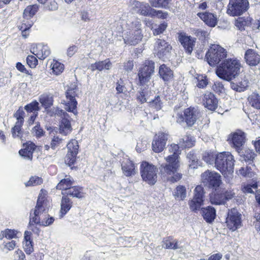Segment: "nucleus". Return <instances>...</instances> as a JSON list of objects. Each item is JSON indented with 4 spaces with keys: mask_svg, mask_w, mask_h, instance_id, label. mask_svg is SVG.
<instances>
[{
    "mask_svg": "<svg viewBox=\"0 0 260 260\" xmlns=\"http://www.w3.org/2000/svg\"><path fill=\"white\" fill-rule=\"evenodd\" d=\"M168 151L171 154L165 157L166 163L160 165L159 169L161 176L167 177L172 183L179 180V145L171 144L168 146Z\"/></svg>",
    "mask_w": 260,
    "mask_h": 260,
    "instance_id": "obj_1",
    "label": "nucleus"
},
{
    "mask_svg": "<svg viewBox=\"0 0 260 260\" xmlns=\"http://www.w3.org/2000/svg\"><path fill=\"white\" fill-rule=\"evenodd\" d=\"M241 64L236 58L223 60L216 68V74L220 78L231 81L240 73Z\"/></svg>",
    "mask_w": 260,
    "mask_h": 260,
    "instance_id": "obj_2",
    "label": "nucleus"
},
{
    "mask_svg": "<svg viewBox=\"0 0 260 260\" xmlns=\"http://www.w3.org/2000/svg\"><path fill=\"white\" fill-rule=\"evenodd\" d=\"M50 204L48 200L47 192L42 189L38 197L36 205L34 210L33 214L30 213L29 224L35 225L40 223V216L44 214H47L49 209Z\"/></svg>",
    "mask_w": 260,
    "mask_h": 260,
    "instance_id": "obj_3",
    "label": "nucleus"
},
{
    "mask_svg": "<svg viewBox=\"0 0 260 260\" xmlns=\"http://www.w3.org/2000/svg\"><path fill=\"white\" fill-rule=\"evenodd\" d=\"M215 166L224 177L230 180L232 178L234 173V156L229 152L217 154L215 160Z\"/></svg>",
    "mask_w": 260,
    "mask_h": 260,
    "instance_id": "obj_4",
    "label": "nucleus"
},
{
    "mask_svg": "<svg viewBox=\"0 0 260 260\" xmlns=\"http://www.w3.org/2000/svg\"><path fill=\"white\" fill-rule=\"evenodd\" d=\"M155 63L153 60H145L141 64L138 71V85L144 86L148 83L154 73Z\"/></svg>",
    "mask_w": 260,
    "mask_h": 260,
    "instance_id": "obj_5",
    "label": "nucleus"
},
{
    "mask_svg": "<svg viewBox=\"0 0 260 260\" xmlns=\"http://www.w3.org/2000/svg\"><path fill=\"white\" fill-rule=\"evenodd\" d=\"M140 174L142 180L150 185H154L157 180L158 169L156 166L146 161L140 165Z\"/></svg>",
    "mask_w": 260,
    "mask_h": 260,
    "instance_id": "obj_6",
    "label": "nucleus"
},
{
    "mask_svg": "<svg viewBox=\"0 0 260 260\" xmlns=\"http://www.w3.org/2000/svg\"><path fill=\"white\" fill-rule=\"evenodd\" d=\"M228 55L226 50L218 45H213L206 53V58L209 64L215 66L220 61L224 60Z\"/></svg>",
    "mask_w": 260,
    "mask_h": 260,
    "instance_id": "obj_7",
    "label": "nucleus"
},
{
    "mask_svg": "<svg viewBox=\"0 0 260 260\" xmlns=\"http://www.w3.org/2000/svg\"><path fill=\"white\" fill-rule=\"evenodd\" d=\"M132 28L126 33L124 42L131 45H136L142 40L143 37L141 23L139 21H136L132 22Z\"/></svg>",
    "mask_w": 260,
    "mask_h": 260,
    "instance_id": "obj_8",
    "label": "nucleus"
},
{
    "mask_svg": "<svg viewBox=\"0 0 260 260\" xmlns=\"http://www.w3.org/2000/svg\"><path fill=\"white\" fill-rule=\"evenodd\" d=\"M248 8L247 0H229L226 13L231 16H238L246 12Z\"/></svg>",
    "mask_w": 260,
    "mask_h": 260,
    "instance_id": "obj_9",
    "label": "nucleus"
},
{
    "mask_svg": "<svg viewBox=\"0 0 260 260\" xmlns=\"http://www.w3.org/2000/svg\"><path fill=\"white\" fill-rule=\"evenodd\" d=\"M68 152L65 157V162L72 170L76 162L77 155L78 153L79 145L75 139H71L67 145Z\"/></svg>",
    "mask_w": 260,
    "mask_h": 260,
    "instance_id": "obj_10",
    "label": "nucleus"
},
{
    "mask_svg": "<svg viewBox=\"0 0 260 260\" xmlns=\"http://www.w3.org/2000/svg\"><path fill=\"white\" fill-rule=\"evenodd\" d=\"M202 182L209 187L218 188L221 183V176L215 171L207 170L201 175Z\"/></svg>",
    "mask_w": 260,
    "mask_h": 260,
    "instance_id": "obj_11",
    "label": "nucleus"
},
{
    "mask_svg": "<svg viewBox=\"0 0 260 260\" xmlns=\"http://www.w3.org/2000/svg\"><path fill=\"white\" fill-rule=\"evenodd\" d=\"M246 134L243 132L238 130L229 135V143L238 153H240L246 142Z\"/></svg>",
    "mask_w": 260,
    "mask_h": 260,
    "instance_id": "obj_12",
    "label": "nucleus"
},
{
    "mask_svg": "<svg viewBox=\"0 0 260 260\" xmlns=\"http://www.w3.org/2000/svg\"><path fill=\"white\" fill-rule=\"evenodd\" d=\"M228 228L235 231L241 226V214L235 208H233L229 211L226 219Z\"/></svg>",
    "mask_w": 260,
    "mask_h": 260,
    "instance_id": "obj_13",
    "label": "nucleus"
},
{
    "mask_svg": "<svg viewBox=\"0 0 260 260\" xmlns=\"http://www.w3.org/2000/svg\"><path fill=\"white\" fill-rule=\"evenodd\" d=\"M77 93L75 88H70L66 92V96L67 102L64 105L66 106V110L70 112L73 113L75 115H77V105L78 103L76 100Z\"/></svg>",
    "mask_w": 260,
    "mask_h": 260,
    "instance_id": "obj_14",
    "label": "nucleus"
},
{
    "mask_svg": "<svg viewBox=\"0 0 260 260\" xmlns=\"http://www.w3.org/2000/svg\"><path fill=\"white\" fill-rule=\"evenodd\" d=\"M168 135L164 132H158L155 135L152 142V150L155 153L162 152L165 148Z\"/></svg>",
    "mask_w": 260,
    "mask_h": 260,
    "instance_id": "obj_15",
    "label": "nucleus"
},
{
    "mask_svg": "<svg viewBox=\"0 0 260 260\" xmlns=\"http://www.w3.org/2000/svg\"><path fill=\"white\" fill-rule=\"evenodd\" d=\"M204 190L201 185H198L194 190V196L189 202L190 209L193 211L199 210L203 202Z\"/></svg>",
    "mask_w": 260,
    "mask_h": 260,
    "instance_id": "obj_16",
    "label": "nucleus"
},
{
    "mask_svg": "<svg viewBox=\"0 0 260 260\" xmlns=\"http://www.w3.org/2000/svg\"><path fill=\"white\" fill-rule=\"evenodd\" d=\"M30 51L34 55L42 60L46 59L51 53L49 46L42 43L33 45L31 48Z\"/></svg>",
    "mask_w": 260,
    "mask_h": 260,
    "instance_id": "obj_17",
    "label": "nucleus"
},
{
    "mask_svg": "<svg viewBox=\"0 0 260 260\" xmlns=\"http://www.w3.org/2000/svg\"><path fill=\"white\" fill-rule=\"evenodd\" d=\"M194 38L186 35L184 32H180V43L184 51L188 54H190L196 44Z\"/></svg>",
    "mask_w": 260,
    "mask_h": 260,
    "instance_id": "obj_18",
    "label": "nucleus"
},
{
    "mask_svg": "<svg viewBox=\"0 0 260 260\" xmlns=\"http://www.w3.org/2000/svg\"><path fill=\"white\" fill-rule=\"evenodd\" d=\"M37 147L34 142L30 141H26L23 144V148L19 151V153L21 156L31 160Z\"/></svg>",
    "mask_w": 260,
    "mask_h": 260,
    "instance_id": "obj_19",
    "label": "nucleus"
},
{
    "mask_svg": "<svg viewBox=\"0 0 260 260\" xmlns=\"http://www.w3.org/2000/svg\"><path fill=\"white\" fill-rule=\"evenodd\" d=\"M70 116L67 112H63L62 116L59 122V130L60 134L67 135L72 131Z\"/></svg>",
    "mask_w": 260,
    "mask_h": 260,
    "instance_id": "obj_20",
    "label": "nucleus"
},
{
    "mask_svg": "<svg viewBox=\"0 0 260 260\" xmlns=\"http://www.w3.org/2000/svg\"><path fill=\"white\" fill-rule=\"evenodd\" d=\"M157 44L156 55L158 57L163 59L167 58L170 54L172 46L164 40H158Z\"/></svg>",
    "mask_w": 260,
    "mask_h": 260,
    "instance_id": "obj_21",
    "label": "nucleus"
},
{
    "mask_svg": "<svg viewBox=\"0 0 260 260\" xmlns=\"http://www.w3.org/2000/svg\"><path fill=\"white\" fill-rule=\"evenodd\" d=\"M62 197L60 201V208L59 212V218H63L72 208L73 203L72 200L62 192Z\"/></svg>",
    "mask_w": 260,
    "mask_h": 260,
    "instance_id": "obj_22",
    "label": "nucleus"
},
{
    "mask_svg": "<svg viewBox=\"0 0 260 260\" xmlns=\"http://www.w3.org/2000/svg\"><path fill=\"white\" fill-rule=\"evenodd\" d=\"M184 116L187 124L191 126L194 124L199 118L200 112L197 108L189 107L184 111Z\"/></svg>",
    "mask_w": 260,
    "mask_h": 260,
    "instance_id": "obj_23",
    "label": "nucleus"
},
{
    "mask_svg": "<svg viewBox=\"0 0 260 260\" xmlns=\"http://www.w3.org/2000/svg\"><path fill=\"white\" fill-rule=\"evenodd\" d=\"M134 9L137 12L144 16H151L153 9L148 3L136 1L134 4Z\"/></svg>",
    "mask_w": 260,
    "mask_h": 260,
    "instance_id": "obj_24",
    "label": "nucleus"
},
{
    "mask_svg": "<svg viewBox=\"0 0 260 260\" xmlns=\"http://www.w3.org/2000/svg\"><path fill=\"white\" fill-rule=\"evenodd\" d=\"M197 15L206 24L210 27H215L217 23V18L216 15L210 12L198 13Z\"/></svg>",
    "mask_w": 260,
    "mask_h": 260,
    "instance_id": "obj_25",
    "label": "nucleus"
},
{
    "mask_svg": "<svg viewBox=\"0 0 260 260\" xmlns=\"http://www.w3.org/2000/svg\"><path fill=\"white\" fill-rule=\"evenodd\" d=\"M121 169L123 174L127 177L134 175L136 173L135 165L129 158L123 160L121 163Z\"/></svg>",
    "mask_w": 260,
    "mask_h": 260,
    "instance_id": "obj_26",
    "label": "nucleus"
},
{
    "mask_svg": "<svg viewBox=\"0 0 260 260\" xmlns=\"http://www.w3.org/2000/svg\"><path fill=\"white\" fill-rule=\"evenodd\" d=\"M204 105L210 110H214L217 107V100L211 92H206L204 96Z\"/></svg>",
    "mask_w": 260,
    "mask_h": 260,
    "instance_id": "obj_27",
    "label": "nucleus"
},
{
    "mask_svg": "<svg viewBox=\"0 0 260 260\" xmlns=\"http://www.w3.org/2000/svg\"><path fill=\"white\" fill-rule=\"evenodd\" d=\"M246 63L250 66H255L260 61V56L254 50H247L245 54Z\"/></svg>",
    "mask_w": 260,
    "mask_h": 260,
    "instance_id": "obj_28",
    "label": "nucleus"
},
{
    "mask_svg": "<svg viewBox=\"0 0 260 260\" xmlns=\"http://www.w3.org/2000/svg\"><path fill=\"white\" fill-rule=\"evenodd\" d=\"M158 75L164 81H169L174 77L173 71L165 64L159 66Z\"/></svg>",
    "mask_w": 260,
    "mask_h": 260,
    "instance_id": "obj_29",
    "label": "nucleus"
},
{
    "mask_svg": "<svg viewBox=\"0 0 260 260\" xmlns=\"http://www.w3.org/2000/svg\"><path fill=\"white\" fill-rule=\"evenodd\" d=\"M68 197H71L77 199H82L85 197V193L83 187L79 185L72 186L70 189L64 193Z\"/></svg>",
    "mask_w": 260,
    "mask_h": 260,
    "instance_id": "obj_30",
    "label": "nucleus"
},
{
    "mask_svg": "<svg viewBox=\"0 0 260 260\" xmlns=\"http://www.w3.org/2000/svg\"><path fill=\"white\" fill-rule=\"evenodd\" d=\"M74 179L69 175H66L57 184V189L68 191L74 183Z\"/></svg>",
    "mask_w": 260,
    "mask_h": 260,
    "instance_id": "obj_31",
    "label": "nucleus"
},
{
    "mask_svg": "<svg viewBox=\"0 0 260 260\" xmlns=\"http://www.w3.org/2000/svg\"><path fill=\"white\" fill-rule=\"evenodd\" d=\"M112 66V62L109 58H107L104 60L96 61L94 63L90 64V68L92 71L98 70L102 71L103 70H109Z\"/></svg>",
    "mask_w": 260,
    "mask_h": 260,
    "instance_id": "obj_32",
    "label": "nucleus"
},
{
    "mask_svg": "<svg viewBox=\"0 0 260 260\" xmlns=\"http://www.w3.org/2000/svg\"><path fill=\"white\" fill-rule=\"evenodd\" d=\"M202 211L203 217L207 222H211L214 220L216 216V211L214 208L209 206L203 208Z\"/></svg>",
    "mask_w": 260,
    "mask_h": 260,
    "instance_id": "obj_33",
    "label": "nucleus"
},
{
    "mask_svg": "<svg viewBox=\"0 0 260 260\" xmlns=\"http://www.w3.org/2000/svg\"><path fill=\"white\" fill-rule=\"evenodd\" d=\"M39 7L37 4L29 5L26 7L23 11V17L27 20H30L38 12Z\"/></svg>",
    "mask_w": 260,
    "mask_h": 260,
    "instance_id": "obj_34",
    "label": "nucleus"
},
{
    "mask_svg": "<svg viewBox=\"0 0 260 260\" xmlns=\"http://www.w3.org/2000/svg\"><path fill=\"white\" fill-rule=\"evenodd\" d=\"M215 191L210 194V202L211 204L215 205H221L224 204V198L221 193H219L216 188H215Z\"/></svg>",
    "mask_w": 260,
    "mask_h": 260,
    "instance_id": "obj_35",
    "label": "nucleus"
},
{
    "mask_svg": "<svg viewBox=\"0 0 260 260\" xmlns=\"http://www.w3.org/2000/svg\"><path fill=\"white\" fill-rule=\"evenodd\" d=\"M34 22L31 20H23L20 26L19 29L21 31L22 37L25 39L29 35V29L33 25Z\"/></svg>",
    "mask_w": 260,
    "mask_h": 260,
    "instance_id": "obj_36",
    "label": "nucleus"
},
{
    "mask_svg": "<svg viewBox=\"0 0 260 260\" xmlns=\"http://www.w3.org/2000/svg\"><path fill=\"white\" fill-rule=\"evenodd\" d=\"M148 105L149 108L156 111L160 110L163 107V103L159 95H156L153 100L148 102Z\"/></svg>",
    "mask_w": 260,
    "mask_h": 260,
    "instance_id": "obj_37",
    "label": "nucleus"
},
{
    "mask_svg": "<svg viewBox=\"0 0 260 260\" xmlns=\"http://www.w3.org/2000/svg\"><path fill=\"white\" fill-rule=\"evenodd\" d=\"M18 232L14 229H6L2 231L0 233V240H3L4 238L7 239H12L17 237V235Z\"/></svg>",
    "mask_w": 260,
    "mask_h": 260,
    "instance_id": "obj_38",
    "label": "nucleus"
},
{
    "mask_svg": "<svg viewBox=\"0 0 260 260\" xmlns=\"http://www.w3.org/2000/svg\"><path fill=\"white\" fill-rule=\"evenodd\" d=\"M249 105L256 109H260V96L255 93H253L248 98Z\"/></svg>",
    "mask_w": 260,
    "mask_h": 260,
    "instance_id": "obj_39",
    "label": "nucleus"
},
{
    "mask_svg": "<svg viewBox=\"0 0 260 260\" xmlns=\"http://www.w3.org/2000/svg\"><path fill=\"white\" fill-rule=\"evenodd\" d=\"M248 84L249 83L247 80H243L238 83L232 82L231 83V87L234 90L242 92L247 89Z\"/></svg>",
    "mask_w": 260,
    "mask_h": 260,
    "instance_id": "obj_40",
    "label": "nucleus"
},
{
    "mask_svg": "<svg viewBox=\"0 0 260 260\" xmlns=\"http://www.w3.org/2000/svg\"><path fill=\"white\" fill-rule=\"evenodd\" d=\"M252 19L250 18H244L240 17L235 21V26L240 30L245 29V27L251 24Z\"/></svg>",
    "mask_w": 260,
    "mask_h": 260,
    "instance_id": "obj_41",
    "label": "nucleus"
},
{
    "mask_svg": "<svg viewBox=\"0 0 260 260\" xmlns=\"http://www.w3.org/2000/svg\"><path fill=\"white\" fill-rule=\"evenodd\" d=\"M53 98L48 94H43L39 99V102L45 109L50 108L53 104Z\"/></svg>",
    "mask_w": 260,
    "mask_h": 260,
    "instance_id": "obj_42",
    "label": "nucleus"
},
{
    "mask_svg": "<svg viewBox=\"0 0 260 260\" xmlns=\"http://www.w3.org/2000/svg\"><path fill=\"white\" fill-rule=\"evenodd\" d=\"M24 109L28 113H38L39 111L40 110L39 103L36 101L34 100L30 103L26 105Z\"/></svg>",
    "mask_w": 260,
    "mask_h": 260,
    "instance_id": "obj_43",
    "label": "nucleus"
},
{
    "mask_svg": "<svg viewBox=\"0 0 260 260\" xmlns=\"http://www.w3.org/2000/svg\"><path fill=\"white\" fill-rule=\"evenodd\" d=\"M23 124L15 122V125L11 128L12 137L15 138H22L23 135L22 126Z\"/></svg>",
    "mask_w": 260,
    "mask_h": 260,
    "instance_id": "obj_44",
    "label": "nucleus"
},
{
    "mask_svg": "<svg viewBox=\"0 0 260 260\" xmlns=\"http://www.w3.org/2000/svg\"><path fill=\"white\" fill-rule=\"evenodd\" d=\"M51 67L52 72L56 75L60 74L64 70V64L55 59L53 60Z\"/></svg>",
    "mask_w": 260,
    "mask_h": 260,
    "instance_id": "obj_45",
    "label": "nucleus"
},
{
    "mask_svg": "<svg viewBox=\"0 0 260 260\" xmlns=\"http://www.w3.org/2000/svg\"><path fill=\"white\" fill-rule=\"evenodd\" d=\"M164 245L167 249L177 248V241L174 240L173 237L170 236L164 239L162 241Z\"/></svg>",
    "mask_w": 260,
    "mask_h": 260,
    "instance_id": "obj_46",
    "label": "nucleus"
},
{
    "mask_svg": "<svg viewBox=\"0 0 260 260\" xmlns=\"http://www.w3.org/2000/svg\"><path fill=\"white\" fill-rule=\"evenodd\" d=\"M43 182L42 177L34 176L30 177L29 180L25 183L26 187L34 186L41 185Z\"/></svg>",
    "mask_w": 260,
    "mask_h": 260,
    "instance_id": "obj_47",
    "label": "nucleus"
},
{
    "mask_svg": "<svg viewBox=\"0 0 260 260\" xmlns=\"http://www.w3.org/2000/svg\"><path fill=\"white\" fill-rule=\"evenodd\" d=\"M216 155L213 152L206 151L203 154V159L208 164H213L215 163Z\"/></svg>",
    "mask_w": 260,
    "mask_h": 260,
    "instance_id": "obj_48",
    "label": "nucleus"
},
{
    "mask_svg": "<svg viewBox=\"0 0 260 260\" xmlns=\"http://www.w3.org/2000/svg\"><path fill=\"white\" fill-rule=\"evenodd\" d=\"M14 117L16 119V123L24 124L25 112L22 107H20L14 114Z\"/></svg>",
    "mask_w": 260,
    "mask_h": 260,
    "instance_id": "obj_49",
    "label": "nucleus"
},
{
    "mask_svg": "<svg viewBox=\"0 0 260 260\" xmlns=\"http://www.w3.org/2000/svg\"><path fill=\"white\" fill-rule=\"evenodd\" d=\"M171 0H149L151 5L155 8H166Z\"/></svg>",
    "mask_w": 260,
    "mask_h": 260,
    "instance_id": "obj_50",
    "label": "nucleus"
},
{
    "mask_svg": "<svg viewBox=\"0 0 260 260\" xmlns=\"http://www.w3.org/2000/svg\"><path fill=\"white\" fill-rule=\"evenodd\" d=\"M238 174L246 178H252L254 175V173L248 167L241 168L239 170Z\"/></svg>",
    "mask_w": 260,
    "mask_h": 260,
    "instance_id": "obj_51",
    "label": "nucleus"
},
{
    "mask_svg": "<svg viewBox=\"0 0 260 260\" xmlns=\"http://www.w3.org/2000/svg\"><path fill=\"white\" fill-rule=\"evenodd\" d=\"M27 64L31 69H34L38 64V60L36 57L32 55H29L26 57Z\"/></svg>",
    "mask_w": 260,
    "mask_h": 260,
    "instance_id": "obj_52",
    "label": "nucleus"
},
{
    "mask_svg": "<svg viewBox=\"0 0 260 260\" xmlns=\"http://www.w3.org/2000/svg\"><path fill=\"white\" fill-rule=\"evenodd\" d=\"M197 80L198 81L197 86L199 88H205L208 84V80L205 76L199 75L197 77Z\"/></svg>",
    "mask_w": 260,
    "mask_h": 260,
    "instance_id": "obj_53",
    "label": "nucleus"
},
{
    "mask_svg": "<svg viewBox=\"0 0 260 260\" xmlns=\"http://www.w3.org/2000/svg\"><path fill=\"white\" fill-rule=\"evenodd\" d=\"M182 146L188 148L193 146L195 142L194 138L189 136H186L185 138L182 139Z\"/></svg>",
    "mask_w": 260,
    "mask_h": 260,
    "instance_id": "obj_54",
    "label": "nucleus"
},
{
    "mask_svg": "<svg viewBox=\"0 0 260 260\" xmlns=\"http://www.w3.org/2000/svg\"><path fill=\"white\" fill-rule=\"evenodd\" d=\"M32 133L37 138H41L44 136L45 132L41 127L39 123H37L36 125L32 128Z\"/></svg>",
    "mask_w": 260,
    "mask_h": 260,
    "instance_id": "obj_55",
    "label": "nucleus"
},
{
    "mask_svg": "<svg viewBox=\"0 0 260 260\" xmlns=\"http://www.w3.org/2000/svg\"><path fill=\"white\" fill-rule=\"evenodd\" d=\"M62 139L58 136H54L50 142V147L53 150H55L62 143Z\"/></svg>",
    "mask_w": 260,
    "mask_h": 260,
    "instance_id": "obj_56",
    "label": "nucleus"
},
{
    "mask_svg": "<svg viewBox=\"0 0 260 260\" xmlns=\"http://www.w3.org/2000/svg\"><path fill=\"white\" fill-rule=\"evenodd\" d=\"M23 248L27 254H31L34 251L32 241L23 242Z\"/></svg>",
    "mask_w": 260,
    "mask_h": 260,
    "instance_id": "obj_57",
    "label": "nucleus"
},
{
    "mask_svg": "<svg viewBox=\"0 0 260 260\" xmlns=\"http://www.w3.org/2000/svg\"><path fill=\"white\" fill-rule=\"evenodd\" d=\"M47 215V219H42L40 217V223H37L36 225H40L42 226H47L48 225H51L53 223L54 221V218L53 217H49V215L48 214H46Z\"/></svg>",
    "mask_w": 260,
    "mask_h": 260,
    "instance_id": "obj_58",
    "label": "nucleus"
},
{
    "mask_svg": "<svg viewBox=\"0 0 260 260\" xmlns=\"http://www.w3.org/2000/svg\"><path fill=\"white\" fill-rule=\"evenodd\" d=\"M255 153L252 150L247 149L243 154L244 160L246 161L252 160L254 158Z\"/></svg>",
    "mask_w": 260,
    "mask_h": 260,
    "instance_id": "obj_59",
    "label": "nucleus"
},
{
    "mask_svg": "<svg viewBox=\"0 0 260 260\" xmlns=\"http://www.w3.org/2000/svg\"><path fill=\"white\" fill-rule=\"evenodd\" d=\"M146 92L145 89H141L138 92V95L137 96V101L141 104H144L146 102Z\"/></svg>",
    "mask_w": 260,
    "mask_h": 260,
    "instance_id": "obj_60",
    "label": "nucleus"
},
{
    "mask_svg": "<svg viewBox=\"0 0 260 260\" xmlns=\"http://www.w3.org/2000/svg\"><path fill=\"white\" fill-rule=\"evenodd\" d=\"M167 24L165 22L160 24L158 27L155 28L153 31L154 35H158L162 34L167 28Z\"/></svg>",
    "mask_w": 260,
    "mask_h": 260,
    "instance_id": "obj_61",
    "label": "nucleus"
},
{
    "mask_svg": "<svg viewBox=\"0 0 260 260\" xmlns=\"http://www.w3.org/2000/svg\"><path fill=\"white\" fill-rule=\"evenodd\" d=\"M46 4V8L49 10L54 11L58 8L57 3L55 0H48Z\"/></svg>",
    "mask_w": 260,
    "mask_h": 260,
    "instance_id": "obj_62",
    "label": "nucleus"
},
{
    "mask_svg": "<svg viewBox=\"0 0 260 260\" xmlns=\"http://www.w3.org/2000/svg\"><path fill=\"white\" fill-rule=\"evenodd\" d=\"M153 11L152 12L151 17L156 16L159 18L166 19L168 16V13L166 12H162L160 10H156L153 9Z\"/></svg>",
    "mask_w": 260,
    "mask_h": 260,
    "instance_id": "obj_63",
    "label": "nucleus"
},
{
    "mask_svg": "<svg viewBox=\"0 0 260 260\" xmlns=\"http://www.w3.org/2000/svg\"><path fill=\"white\" fill-rule=\"evenodd\" d=\"M14 260H24L25 255L21 250L17 249L14 253Z\"/></svg>",
    "mask_w": 260,
    "mask_h": 260,
    "instance_id": "obj_64",
    "label": "nucleus"
}]
</instances>
